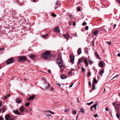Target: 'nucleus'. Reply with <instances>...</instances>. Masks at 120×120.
<instances>
[{
  "mask_svg": "<svg viewBox=\"0 0 120 120\" xmlns=\"http://www.w3.org/2000/svg\"><path fill=\"white\" fill-rule=\"evenodd\" d=\"M25 110V109L23 106H21L19 109V112L18 110H13V112L15 114L19 115H21V113L23 112Z\"/></svg>",
  "mask_w": 120,
  "mask_h": 120,
  "instance_id": "obj_1",
  "label": "nucleus"
},
{
  "mask_svg": "<svg viewBox=\"0 0 120 120\" xmlns=\"http://www.w3.org/2000/svg\"><path fill=\"white\" fill-rule=\"evenodd\" d=\"M50 54V52L47 51L41 55V57L44 59H49Z\"/></svg>",
  "mask_w": 120,
  "mask_h": 120,
  "instance_id": "obj_2",
  "label": "nucleus"
},
{
  "mask_svg": "<svg viewBox=\"0 0 120 120\" xmlns=\"http://www.w3.org/2000/svg\"><path fill=\"white\" fill-rule=\"evenodd\" d=\"M57 61H58V65L61 70H62L61 68L63 67V61L61 58H58L57 59Z\"/></svg>",
  "mask_w": 120,
  "mask_h": 120,
  "instance_id": "obj_3",
  "label": "nucleus"
},
{
  "mask_svg": "<svg viewBox=\"0 0 120 120\" xmlns=\"http://www.w3.org/2000/svg\"><path fill=\"white\" fill-rule=\"evenodd\" d=\"M44 112L47 113L45 115V116L48 118H49L50 117L52 116V115H51L49 114L48 113V112H49L50 114H55V113L54 112H53L50 110L44 111Z\"/></svg>",
  "mask_w": 120,
  "mask_h": 120,
  "instance_id": "obj_4",
  "label": "nucleus"
},
{
  "mask_svg": "<svg viewBox=\"0 0 120 120\" xmlns=\"http://www.w3.org/2000/svg\"><path fill=\"white\" fill-rule=\"evenodd\" d=\"M15 62L14 59L12 58H11L8 59L6 61V63L7 65H8L11 63H13Z\"/></svg>",
  "mask_w": 120,
  "mask_h": 120,
  "instance_id": "obj_5",
  "label": "nucleus"
},
{
  "mask_svg": "<svg viewBox=\"0 0 120 120\" xmlns=\"http://www.w3.org/2000/svg\"><path fill=\"white\" fill-rule=\"evenodd\" d=\"M27 60L26 57L25 56L19 57V61L20 62H23Z\"/></svg>",
  "mask_w": 120,
  "mask_h": 120,
  "instance_id": "obj_6",
  "label": "nucleus"
},
{
  "mask_svg": "<svg viewBox=\"0 0 120 120\" xmlns=\"http://www.w3.org/2000/svg\"><path fill=\"white\" fill-rule=\"evenodd\" d=\"M97 82H98L96 78H94L92 83L93 88H92V89L93 90H94L95 89H96V88L95 87V85L94 83V82L95 83H97Z\"/></svg>",
  "mask_w": 120,
  "mask_h": 120,
  "instance_id": "obj_7",
  "label": "nucleus"
},
{
  "mask_svg": "<svg viewBox=\"0 0 120 120\" xmlns=\"http://www.w3.org/2000/svg\"><path fill=\"white\" fill-rule=\"evenodd\" d=\"M75 57L73 54H72L70 57L71 61V63L73 64L74 63Z\"/></svg>",
  "mask_w": 120,
  "mask_h": 120,
  "instance_id": "obj_8",
  "label": "nucleus"
},
{
  "mask_svg": "<svg viewBox=\"0 0 120 120\" xmlns=\"http://www.w3.org/2000/svg\"><path fill=\"white\" fill-rule=\"evenodd\" d=\"M35 94L33 95L32 96H30L29 97V98H27L26 100L28 101H29L31 100H34L35 98Z\"/></svg>",
  "mask_w": 120,
  "mask_h": 120,
  "instance_id": "obj_9",
  "label": "nucleus"
},
{
  "mask_svg": "<svg viewBox=\"0 0 120 120\" xmlns=\"http://www.w3.org/2000/svg\"><path fill=\"white\" fill-rule=\"evenodd\" d=\"M15 101L17 103H20L22 102V101L20 98H16Z\"/></svg>",
  "mask_w": 120,
  "mask_h": 120,
  "instance_id": "obj_10",
  "label": "nucleus"
},
{
  "mask_svg": "<svg viewBox=\"0 0 120 120\" xmlns=\"http://www.w3.org/2000/svg\"><path fill=\"white\" fill-rule=\"evenodd\" d=\"M50 84L48 83V85L47 86L45 87L44 88H42V89L44 90H47L50 87Z\"/></svg>",
  "mask_w": 120,
  "mask_h": 120,
  "instance_id": "obj_11",
  "label": "nucleus"
},
{
  "mask_svg": "<svg viewBox=\"0 0 120 120\" xmlns=\"http://www.w3.org/2000/svg\"><path fill=\"white\" fill-rule=\"evenodd\" d=\"M82 62V57L81 59H79L78 62V66H79L81 62Z\"/></svg>",
  "mask_w": 120,
  "mask_h": 120,
  "instance_id": "obj_12",
  "label": "nucleus"
},
{
  "mask_svg": "<svg viewBox=\"0 0 120 120\" xmlns=\"http://www.w3.org/2000/svg\"><path fill=\"white\" fill-rule=\"evenodd\" d=\"M10 115L9 114L6 115L5 116V120H9Z\"/></svg>",
  "mask_w": 120,
  "mask_h": 120,
  "instance_id": "obj_13",
  "label": "nucleus"
},
{
  "mask_svg": "<svg viewBox=\"0 0 120 120\" xmlns=\"http://www.w3.org/2000/svg\"><path fill=\"white\" fill-rule=\"evenodd\" d=\"M98 66L99 67H103V64L102 61H100L99 62Z\"/></svg>",
  "mask_w": 120,
  "mask_h": 120,
  "instance_id": "obj_14",
  "label": "nucleus"
},
{
  "mask_svg": "<svg viewBox=\"0 0 120 120\" xmlns=\"http://www.w3.org/2000/svg\"><path fill=\"white\" fill-rule=\"evenodd\" d=\"M64 37L66 39H69V38L70 36L69 34H66L64 35Z\"/></svg>",
  "mask_w": 120,
  "mask_h": 120,
  "instance_id": "obj_15",
  "label": "nucleus"
},
{
  "mask_svg": "<svg viewBox=\"0 0 120 120\" xmlns=\"http://www.w3.org/2000/svg\"><path fill=\"white\" fill-rule=\"evenodd\" d=\"M81 49L80 48H79L77 50V54L78 55L80 54L81 53Z\"/></svg>",
  "mask_w": 120,
  "mask_h": 120,
  "instance_id": "obj_16",
  "label": "nucleus"
},
{
  "mask_svg": "<svg viewBox=\"0 0 120 120\" xmlns=\"http://www.w3.org/2000/svg\"><path fill=\"white\" fill-rule=\"evenodd\" d=\"M15 1L16 2L18 3L19 4H20V3H22L23 2V1L22 0H15Z\"/></svg>",
  "mask_w": 120,
  "mask_h": 120,
  "instance_id": "obj_17",
  "label": "nucleus"
},
{
  "mask_svg": "<svg viewBox=\"0 0 120 120\" xmlns=\"http://www.w3.org/2000/svg\"><path fill=\"white\" fill-rule=\"evenodd\" d=\"M67 76L64 75H61V78L62 79H64L66 78Z\"/></svg>",
  "mask_w": 120,
  "mask_h": 120,
  "instance_id": "obj_18",
  "label": "nucleus"
},
{
  "mask_svg": "<svg viewBox=\"0 0 120 120\" xmlns=\"http://www.w3.org/2000/svg\"><path fill=\"white\" fill-rule=\"evenodd\" d=\"M59 27H56L54 28V30L55 32H59Z\"/></svg>",
  "mask_w": 120,
  "mask_h": 120,
  "instance_id": "obj_19",
  "label": "nucleus"
},
{
  "mask_svg": "<svg viewBox=\"0 0 120 120\" xmlns=\"http://www.w3.org/2000/svg\"><path fill=\"white\" fill-rule=\"evenodd\" d=\"M84 61L86 65V66H87L88 65V64L87 60L86 59H84Z\"/></svg>",
  "mask_w": 120,
  "mask_h": 120,
  "instance_id": "obj_20",
  "label": "nucleus"
},
{
  "mask_svg": "<svg viewBox=\"0 0 120 120\" xmlns=\"http://www.w3.org/2000/svg\"><path fill=\"white\" fill-rule=\"evenodd\" d=\"M99 31L96 30L94 31L93 33V34L95 35H96L99 32Z\"/></svg>",
  "mask_w": 120,
  "mask_h": 120,
  "instance_id": "obj_21",
  "label": "nucleus"
},
{
  "mask_svg": "<svg viewBox=\"0 0 120 120\" xmlns=\"http://www.w3.org/2000/svg\"><path fill=\"white\" fill-rule=\"evenodd\" d=\"M29 56L30 58L32 59H33L35 57V56L33 54H30L29 55Z\"/></svg>",
  "mask_w": 120,
  "mask_h": 120,
  "instance_id": "obj_22",
  "label": "nucleus"
},
{
  "mask_svg": "<svg viewBox=\"0 0 120 120\" xmlns=\"http://www.w3.org/2000/svg\"><path fill=\"white\" fill-rule=\"evenodd\" d=\"M10 95V94H8L4 98V100H5L7 99L8 97Z\"/></svg>",
  "mask_w": 120,
  "mask_h": 120,
  "instance_id": "obj_23",
  "label": "nucleus"
},
{
  "mask_svg": "<svg viewBox=\"0 0 120 120\" xmlns=\"http://www.w3.org/2000/svg\"><path fill=\"white\" fill-rule=\"evenodd\" d=\"M50 56L49 58H50L51 57H52V58H53L54 57H55V55H54L53 54H52L50 53Z\"/></svg>",
  "mask_w": 120,
  "mask_h": 120,
  "instance_id": "obj_24",
  "label": "nucleus"
},
{
  "mask_svg": "<svg viewBox=\"0 0 120 120\" xmlns=\"http://www.w3.org/2000/svg\"><path fill=\"white\" fill-rule=\"evenodd\" d=\"M41 79L42 81H43L44 83V84L46 83L47 81L44 78H41Z\"/></svg>",
  "mask_w": 120,
  "mask_h": 120,
  "instance_id": "obj_25",
  "label": "nucleus"
},
{
  "mask_svg": "<svg viewBox=\"0 0 120 120\" xmlns=\"http://www.w3.org/2000/svg\"><path fill=\"white\" fill-rule=\"evenodd\" d=\"M115 109L116 110H117L119 111V109L120 108V107H118L117 106H115Z\"/></svg>",
  "mask_w": 120,
  "mask_h": 120,
  "instance_id": "obj_26",
  "label": "nucleus"
},
{
  "mask_svg": "<svg viewBox=\"0 0 120 120\" xmlns=\"http://www.w3.org/2000/svg\"><path fill=\"white\" fill-rule=\"evenodd\" d=\"M30 105V103L29 102L26 103L25 104V105L26 107H28Z\"/></svg>",
  "mask_w": 120,
  "mask_h": 120,
  "instance_id": "obj_27",
  "label": "nucleus"
},
{
  "mask_svg": "<svg viewBox=\"0 0 120 120\" xmlns=\"http://www.w3.org/2000/svg\"><path fill=\"white\" fill-rule=\"evenodd\" d=\"M104 72V70L103 69L100 72V75H102V74Z\"/></svg>",
  "mask_w": 120,
  "mask_h": 120,
  "instance_id": "obj_28",
  "label": "nucleus"
},
{
  "mask_svg": "<svg viewBox=\"0 0 120 120\" xmlns=\"http://www.w3.org/2000/svg\"><path fill=\"white\" fill-rule=\"evenodd\" d=\"M77 111H76L75 110H74L72 112V113L73 114L75 115L76 114Z\"/></svg>",
  "mask_w": 120,
  "mask_h": 120,
  "instance_id": "obj_29",
  "label": "nucleus"
},
{
  "mask_svg": "<svg viewBox=\"0 0 120 120\" xmlns=\"http://www.w3.org/2000/svg\"><path fill=\"white\" fill-rule=\"evenodd\" d=\"M96 106H97V103H96V104H95L94 105H92L91 107L92 108H94Z\"/></svg>",
  "mask_w": 120,
  "mask_h": 120,
  "instance_id": "obj_30",
  "label": "nucleus"
},
{
  "mask_svg": "<svg viewBox=\"0 0 120 120\" xmlns=\"http://www.w3.org/2000/svg\"><path fill=\"white\" fill-rule=\"evenodd\" d=\"M89 64H92L93 63V61L91 60H89Z\"/></svg>",
  "mask_w": 120,
  "mask_h": 120,
  "instance_id": "obj_31",
  "label": "nucleus"
},
{
  "mask_svg": "<svg viewBox=\"0 0 120 120\" xmlns=\"http://www.w3.org/2000/svg\"><path fill=\"white\" fill-rule=\"evenodd\" d=\"M80 7H78L77 8V11H80Z\"/></svg>",
  "mask_w": 120,
  "mask_h": 120,
  "instance_id": "obj_32",
  "label": "nucleus"
},
{
  "mask_svg": "<svg viewBox=\"0 0 120 120\" xmlns=\"http://www.w3.org/2000/svg\"><path fill=\"white\" fill-rule=\"evenodd\" d=\"M93 101H92L91 102H90V103H87V105H90L91 104H92L93 103Z\"/></svg>",
  "mask_w": 120,
  "mask_h": 120,
  "instance_id": "obj_33",
  "label": "nucleus"
},
{
  "mask_svg": "<svg viewBox=\"0 0 120 120\" xmlns=\"http://www.w3.org/2000/svg\"><path fill=\"white\" fill-rule=\"evenodd\" d=\"M95 41L94 40H93L92 41V44L93 46H94V45Z\"/></svg>",
  "mask_w": 120,
  "mask_h": 120,
  "instance_id": "obj_34",
  "label": "nucleus"
},
{
  "mask_svg": "<svg viewBox=\"0 0 120 120\" xmlns=\"http://www.w3.org/2000/svg\"><path fill=\"white\" fill-rule=\"evenodd\" d=\"M48 36V35L47 34H46L45 35H42V37L45 38L47 36Z\"/></svg>",
  "mask_w": 120,
  "mask_h": 120,
  "instance_id": "obj_35",
  "label": "nucleus"
},
{
  "mask_svg": "<svg viewBox=\"0 0 120 120\" xmlns=\"http://www.w3.org/2000/svg\"><path fill=\"white\" fill-rule=\"evenodd\" d=\"M95 55L98 58H99V55H98V54L97 52H95Z\"/></svg>",
  "mask_w": 120,
  "mask_h": 120,
  "instance_id": "obj_36",
  "label": "nucleus"
},
{
  "mask_svg": "<svg viewBox=\"0 0 120 120\" xmlns=\"http://www.w3.org/2000/svg\"><path fill=\"white\" fill-rule=\"evenodd\" d=\"M16 118L15 117H13L10 119L9 120H15Z\"/></svg>",
  "mask_w": 120,
  "mask_h": 120,
  "instance_id": "obj_37",
  "label": "nucleus"
},
{
  "mask_svg": "<svg viewBox=\"0 0 120 120\" xmlns=\"http://www.w3.org/2000/svg\"><path fill=\"white\" fill-rule=\"evenodd\" d=\"M106 43H107L109 45H110L111 44V42L110 41L106 42Z\"/></svg>",
  "mask_w": 120,
  "mask_h": 120,
  "instance_id": "obj_38",
  "label": "nucleus"
},
{
  "mask_svg": "<svg viewBox=\"0 0 120 120\" xmlns=\"http://www.w3.org/2000/svg\"><path fill=\"white\" fill-rule=\"evenodd\" d=\"M90 75H91V74H90V72H88L87 73V76L89 77V76H90Z\"/></svg>",
  "mask_w": 120,
  "mask_h": 120,
  "instance_id": "obj_39",
  "label": "nucleus"
},
{
  "mask_svg": "<svg viewBox=\"0 0 120 120\" xmlns=\"http://www.w3.org/2000/svg\"><path fill=\"white\" fill-rule=\"evenodd\" d=\"M52 15L53 17H55L56 16V15L53 13H52Z\"/></svg>",
  "mask_w": 120,
  "mask_h": 120,
  "instance_id": "obj_40",
  "label": "nucleus"
},
{
  "mask_svg": "<svg viewBox=\"0 0 120 120\" xmlns=\"http://www.w3.org/2000/svg\"><path fill=\"white\" fill-rule=\"evenodd\" d=\"M116 116H117V117L119 119V118L120 116V115L119 114H116Z\"/></svg>",
  "mask_w": 120,
  "mask_h": 120,
  "instance_id": "obj_41",
  "label": "nucleus"
},
{
  "mask_svg": "<svg viewBox=\"0 0 120 120\" xmlns=\"http://www.w3.org/2000/svg\"><path fill=\"white\" fill-rule=\"evenodd\" d=\"M68 16L70 18H72V16L71 14L68 15Z\"/></svg>",
  "mask_w": 120,
  "mask_h": 120,
  "instance_id": "obj_42",
  "label": "nucleus"
},
{
  "mask_svg": "<svg viewBox=\"0 0 120 120\" xmlns=\"http://www.w3.org/2000/svg\"><path fill=\"white\" fill-rule=\"evenodd\" d=\"M3 109L2 110V111L3 113H4V112L5 111V108H3Z\"/></svg>",
  "mask_w": 120,
  "mask_h": 120,
  "instance_id": "obj_43",
  "label": "nucleus"
},
{
  "mask_svg": "<svg viewBox=\"0 0 120 120\" xmlns=\"http://www.w3.org/2000/svg\"><path fill=\"white\" fill-rule=\"evenodd\" d=\"M68 111L69 112V110H68V109H66L64 110L65 112H67Z\"/></svg>",
  "mask_w": 120,
  "mask_h": 120,
  "instance_id": "obj_44",
  "label": "nucleus"
},
{
  "mask_svg": "<svg viewBox=\"0 0 120 120\" xmlns=\"http://www.w3.org/2000/svg\"><path fill=\"white\" fill-rule=\"evenodd\" d=\"M0 120H4V119L3 117H0Z\"/></svg>",
  "mask_w": 120,
  "mask_h": 120,
  "instance_id": "obj_45",
  "label": "nucleus"
},
{
  "mask_svg": "<svg viewBox=\"0 0 120 120\" xmlns=\"http://www.w3.org/2000/svg\"><path fill=\"white\" fill-rule=\"evenodd\" d=\"M4 47H2V48L0 49V51H2L4 50Z\"/></svg>",
  "mask_w": 120,
  "mask_h": 120,
  "instance_id": "obj_46",
  "label": "nucleus"
},
{
  "mask_svg": "<svg viewBox=\"0 0 120 120\" xmlns=\"http://www.w3.org/2000/svg\"><path fill=\"white\" fill-rule=\"evenodd\" d=\"M105 109L106 111H108L109 110L108 108L107 107H106L105 108Z\"/></svg>",
  "mask_w": 120,
  "mask_h": 120,
  "instance_id": "obj_47",
  "label": "nucleus"
},
{
  "mask_svg": "<svg viewBox=\"0 0 120 120\" xmlns=\"http://www.w3.org/2000/svg\"><path fill=\"white\" fill-rule=\"evenodd\" d=\"M72 73V71H69V72H68V74L69 75H71V73Z\"/></svg>",
  "mask_w": 120,
  "mask_h": 120,
  "instance_id": "obj_48",
  "label": "nucleus"
},
{
  "mask_svg": "<svg viewBox=\"0 0 120 120\" xmlns=\"http://www.w3.org/2000/svg\"><path fill=\"white\" fill-rule=\"evenodd\" d=\"M94 117H98V115L97 114H95V115H94Z\"/></svg>",
  "mask_w": 120,
  "mask_h": 120,
  "instance_id": "obj_49",
  "label": "nucleus"
},
{
  "mask_svg": "<svg viewBox=\"0 0 120 120\" xmlns=\"http://www.w3.org/2000/svg\"><path fill=\"white\" fill-rule=\"evenodd\" d=\"M59 1H57L56 2V5H57L59 4Z\"/></svg>",
  "mask_w": 120,
  "mask_h": 120,
  "instance_id": "obj_50",
  "label": "nucleus"
},
{
  "mask_svg": "<svg viewBox=\"0 0 120 120\" xmlns=\"http://www.w3.org/2000/svg\"><path fill=\"white\" fill-rule=\"evenodd\" d=\"M86 24V22H84L83 23V26H84Z\"/></svg>",
  "mask_w": 120,
  "mask_h": 120,
  "instance_id": "obj_51",
  "label": "nucleus"
},
{
  "mask_svg": "<svg viewBox=\"0 0 120 120\" xmlns=\"http://www.w3.org/2000/svg\"><path fill=\"white\" fill-rule=\"evenodd\" d=\"M54 90L53 88L52 87H51V88H50V90L51 91H52Z\"/></svg>",
  "mask_w": 120,
  "mask_h": 120,
  "instance_id": "obj_52",
  "label": "nucleus"
},
{
  "mask_svg": "<svg viewBox=\"0 0 120 120\" xmlns=\"http://www.w3.org/2000/svg\"><path fill=\"white\" fill-rule=\"evenodd\" d=\"M119 75H116V76L113 77L112 79V80L114 79V78H115L116 77H117Z\"/></svg>",
  "mask_w": 120,
  "mask_h": 120,
  "instance_id": "obj_53",
  "label": "nucleus"
},
{
  "mask_svg": "<svg viewBox=\"0 0 120 120\" xmlns=\"http://www.w3.org/2000/svg\"><path fill=\"white\" fill-rule=\"evenodd\" d=\"M119 75H116V76L113 77L112 79V80L114 79V78H115L116 77H117Z\"/></svg>",
  "mask_w": 120,
  "mask_h": 120,
  "instance_id": "obj_54",
  "label": "nucleus"
},
{
  "mask_svg": "<svg viewBox=\"0 0 120 120\" xmlns=\"http://www.w3.org/2000/svg\"><path fill=\"white\" fill-rule=\"evenodd\" d=\"M119 75H116V76L113 77L112 79V80L114 79V78H115L116 77H117Z\"/></svg>",
  "mask_w": 120,
  "mask_h": 120,
  "instance_id": "obj_55",
  "label": "nucleus"
},
{
  "mask_svg": "<svg viewBox=\"0 0 120 120\" xmlns=\"http://www.w3.org/2000/svg\"><path fill=\"white\" fill-rule=\"evenodd\" d=\"M116 106H117L118 107H120V104H118L116 105Z\"/></svg>",
  "mask_w": 120,
  "mask_h": 120,
  "instance_id": "obj_56",
  "label": "nucleus"
},
{
  "mask_svg": "<svg viewBox=\"0 0 120 120\" xmlns=\"http://www.w3.org/2000/svg\"><path fill=\"white\" fill-rule=\"evenodd\" d=\"M88 28H89V27H88V26H86V30H88Z\"/></svg>",
  "mask_w": 120,
  "mask_h": 120,
  "instance_id": "obj_57",
  "label": "nucleus"
},
{
  "mask_svg": "<svg viewBox=\"0 0 120 120\" xmlns=\"http://www.w3.org/2000/svg\"><path fill=\"white\" fill-rule=\"evenodd\" d=\"M73 83L72 84H71L70 86V87H71L72 86H73Z\"/></svg>",
  "mask_w": 120,
  "mask_h": 120,
  "instance_id": "obj_58",
  "label": "nucleus"
},
{
  "mask_svg": "<svg viewBox=\"0 0 120 120\" xmlns=\"http://www.w3.org/2000/svg\"><path fill=\"white\" fill-rule=\"evenodd\" d=\"M32 110V108H30V109L29 110V112H30Z\"/></svg>",
  "mask_w": 120,
  "mask_h": 120,
  "instance_id": "obj_59",
  "label": "nucleus"
},
{
  "mask_svg": "<svg viewBox=\"0 0 120 120\" xmlns=\"http://www.w3.org/2000/svg\"><path fill=\"white\" fill-rule=\"evenodd\" d=\"M73 22V25H74V26H75V25H76V23H75V22Z\"/></svg>",
  "mask_w": 120,
  "mask_h": 120,
  "instance_id": "obj_60",
  "label": "nucleus"
},
{
  "mask_svg": "<svg viewBox=\"0 0 120 120\" xmlns=\"http://www.w3.org/2000/svg\"><path fill=\"white\" fill-rule=\"evenodd\" d=\"M89 86H91V82H89Z\"/></svg>",
  "mask_w": 120,
  "mask_h": 120,
  "instance_id": "obj_61",
  "label": "nucleus"
},
{
  "mask_svg": "<svg viewBox=\"0 0 120 120\" xmlns=\"http://www.w3.org/2000/svg\"><path fill=\"white\" fill-rule=\"evenodd\" d=\"M115 102H113V103H112V105H113L114 106V107L115 106Z\"/></svg>",
  "mask_w": 120,
  "mask_h": 120,
  "instance_id": "obj_62",
  "label": "nucleus"
},
{
  "mask_svg": "<svg viewBox=\"0 0 120 120\" xmlns=\"http://www.w3.org/2000/svg\"><path fill=\"white\" fill-rule=\"evenodd\" d=\"M119 4H120V0H116Z\"/></svg>",
  "mask_w": 120,
  "mask_h": 120,
  "instance_id": "obj_63",
  "label": "nucleus"
},
{
  "mask_svg": "<svg viewBox=\"0 0 120 120\" xmlns=\"http://www.w3.org/2000/svg\"><path fill=\"white\" fill-rule=\"evenodd\" d=\"M117 56L119 57H120V53H119L118 54H117Z\"/></svg>",
  "mask_w": 120,
  "mask_h": 120,
  "instance_id": "obj_64",
  "label": "nucleus"
}]
</instances>
